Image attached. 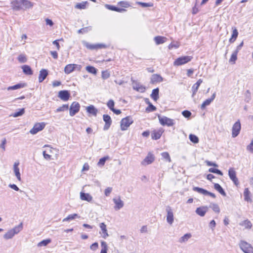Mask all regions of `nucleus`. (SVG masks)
Segmentation results:
<instances>
[{
	"instance_id": "nucleus-64",
	"label": "nucleus",
	"mask_w": 253,
	"mask_h": 253,
	"mask_svg": "<svg viewBox=\"0 0 253 253\" xmlns=\"http://www.w3.org/2000/svg\"><path fill=\"white\" fill-rule=\"evenodd\" d=\"M8 186L16 191H20V192H22V191L19 189L17 186L14 184H9Z\"/></svg>"
},
{
	"instance_id": "nucleus-32",
	"label": "nucleus",
	"mask_w": 253,
	"mask_h": 253,
	"mask_svg": "<svg viewBox=\"0 0 253 253\" xmlns=\"http://www.w3.org/2000/svg\"><path fill=\"white\" fill-rule=\"evenodd\" d=\"M214 188L216 190H217L222 196H226V194L225 192L224 191V189L218 183H215L214 184Z\"/></svg>"
},
{
	"instance_id": "nucleus-3",
	"label": "nucleus",
	"mask_w": 253,
	"mask_h": 253,
	"mask_svg": "<svg viewBox=\"0 0 253 253\" xmlns=\"http://www.w3.org/2000/svg\"><path fill=\"white\" fill-rule=\"evenodd\" d=\"M192 57L190 56H184L177 58L173 62L174 66H180L190 62Z\"/></svg>"
},
{
	"instance_id": "nucleus-24",
	"label": "nucleus",
	"mask_w": 253,
	"mask_h": 253,
	"mask_svg": "<svg viewBox=\"0 0 253 253\" xmlns=\"http://www.w3.org/2000/svg\"><path fill=\"white\" fill-rule=\"evenodd\" d=\"M105 6L108 9H109L112 11L119 12H124V11H126V10L124 8H119L117 6L107 4H105Z\"/></svg>"
},
{
	"instance_id": "nucleus-11",
	"label": "nucleus",
	"mask_w": 253,
	"mask_h": 253,
	"mask_svg": "<svg viewBox=\"0 0 253 253\" xmlns=\"http://www.w3.org/2000/svg\"><path fill=\"white\" fill-rule=\"evenodd\" d=\"M83 44L87 48L91 50L104 48L105 45L103 44H90L85 41H83Z\"/></svg>"
},
{
	"instance_id": "nucleus-14",
	"label": "nucleus",
	"mask_w": 253,
	"mask_h": 253,
	"mask_svg": "<svg viewBox=\"0 0 253 253\" xmlns=\"http://www.w3.org/2000/svg\"><path fill=\"white\" fill-rule=\"evenodd\" d=\"M113 201L115 204V206H114V209L116 211L120 210L124 206V202L121 199L120 197L113 198Z\"/></svg>"
},
{
	"instance_id": "nucleus-27",
	"label": "nucleus",
	"mask_w": 253,
	"mask_h": 253,
	"mask_svg": "<svg viewBox=\"0 0 253 253\" xmlns=\"http://www.w3.org/2000/svg\"><path fill=\"white\" fill-rule=\"evenodd\" d=\"M26 86L25 83H19L12 86H10L7 88V90H16Z\"/></svg>"
},
{
	"instance_id": "nucleus-44",
	"label": "nucleus",
	"mask_w": 253,
	"mask_h": 253,
	"mask_svg": "<svg viewBox=\"0 0 253 253\" xmlns=\"http://www.w3.org/2000/svg\"><path fill=\"white\" fill-rule=\"evenodd\" d=\"M69 106L68 104H63L62 106H60L56 109L55 111V112L58 113L60 112H63L68 110Z\"/></svg>"
},
{
	"instance_id": "nucleus-61",
	"label": "nucleus",
	"mask_w": 253,
	"mask_h": 253,
	"mask_svg": "<svg viewBox=\"0 0 253 253\" xmlns=\"http://www.w3.org/2000/svg\"><path fill=\"white\" fill-rule=\"evenodd\" d=\"M60 41H63V39L61 38L59 40H56L52 42V43L56 46L57 49L58 50H59V49H60V45L59 44L58 42Z\"/></svg>"
},
{
	"instance_id": "nucleus-62",
	"label": "nucleus",
	"mask_w": 253,
	"mask_h": 253,
	"mask_svg": "<svg viewBox=\"0 0 253 253\" xmlns=\"http://www.w3.org/2000/svg\"><path fill=\"white\" fill-rule=\"evenodd\" d=\"M247 149L251 153H253V140H252L251 143L247 146Z\"/></svg>"
},
{
	"instance_id": "nucleus-56",
	"label": "nucleus",
	"mask_w": 253,
	"mask_h": 253,
	"mask_svg": "<svg viewBox=\"0 0 253 253\" xmlns=\"http://www.w3.org/2000/svg\"><path fill=\"white\" fill-rule=\"evenodd\" d=\"M182 114L184 117L188 118L191 116L192 113L188 110H184L182 111Z\"/></svg>"
},
{
	"instance_id": "nucleus-47",
	"label": "nucleus",
	"mask_w": 253,
	"mask_h": 253,
	"mask_svg": "<svg viewBox=\"0 0 253 253\" xmlns=\"http://www.w3.org/2000/svg\"><path fill=\"white\" fill-rule=\"evenodd\" d=\"M210 207L212 209V210L215 212L219 213L220 212L219 207L216 204H211L210 205Z\"/></svg>"
},
{
	"instance_id": "nucleus-16",
	"label": "nucleus",
	"mask_w": 253,
	"mask_h": 253,
	"mask_svg": "<svg viewBox=\"0 0 253 253\" xmlns=\"http://www.w3.org/2000/svg\"><path fill=\"white\" fill-rule=\"evenodd\" d=\"M155 160V157L153 154L149 153L146 158L142 161L141 165H148L152 163Z\"/></svg>"
},
{
	"instance_id": "nucleus-55",
	"label": "nucleus",
	"mask_w": 253,
	"mask_h": 253,
	"mask_svg": "<svg viewBox=\"0 0 253 253\" xmlns=\"http://www.w3.org/2000/svg\"><path fill=\"white\" fill-rule=\"evenodd\" d=\"M137 3L143 7H151L153 6V4L151 3H146L143 2H137Z\"/></svg>"
},
{
	"instance_id": "nucleus-17",
	"label": "nucleus",
	"mask_w": 253,
	"mask_h": 253,
	"mask_svg": "<svg viewBox=\"0 0 253 253\" xmlns=\"http://www.w3.org/2000/svg\"><path fill=\"white\" fill-rule=\"evenodd\" d=\"M208 208L207 206H202L197 208L195 212L198 215L203 217L205 216L206 213L208 211Z\"/></svg>"
},
{
	"instance_id": "nucleus-57",
	"label": "nucleus",
	"mask_w": 253,
	"mask_h": 253,
	"mask_svg": "<svg viewBox=\"0 0 253 253\" xmlns=\"http://www.w3.org/2000/svg\"><path fill=\"white\" fill-rule=\"evenodd\" d=\"M118 4L122 7H128L129 6V4L128 2L125 1H121L118 3Z\"/></svg>"
},
{
	"instance_id": "nucleus-54",
	"label": "nucleus",
	"mask_w": 253,
	"mask_h": 253,
	"mask_svg": "<svg viewBox=\"0 0 253 253\" xmlns=\"http://www.w3.org/2000/svg\"><path fill=\"white\" fill-rule=\"evenodd\" d=\"M107 106L112 111L113 109H114V105H115V103H114V101L112 100V99H110L108 101V102H107Z\"/></svg>"
},
{
	"instance_id": "nucleus-7",
	"label": "nucleus",
	"mask_w": 253,
	"mask_h": 253,
	"mask_svg": "<svg viewBox=\"0 0 253 253\" xmlns=\"http://www.w3.org/2000/svg\"><path fill=\"white\" fill-rule=\"evenodd\" d=\"M45 126V124L43 122L36 123L30 130V133L32 134H35L39 131L42 130L44 128Z\"/></svg>"
},
{
	"instance_id": "nucleus-30",
	"label": "nucleus",
	"mask_w": 253,
	"mask_h": 253,
	"mask_svg": "<svg viewBox=\"0 0 253 253\" xmlns=\"http://www.w3.org/2000/svg\"><path fill=\"white\" fill-rule=\"evenodd\" d=\"M86 111L92 115L96 116L97 115V109L92 105L86 107Z\"/></svg>"
},
{
	"instance_id": "nucleus-2",
	"label": "nucleus",
	"mask_w": 253,
	"mask_h": 253,
	"mask_svg": "<svg viewBox=\"0 0 253 253\" xmlns=\"http://www.w3.org/2000/svg\"><path fill=\"white\" fill-rule=\"evenodd\" d=\"M133 122L130 116H127L122 119L121 121V128L122 130H126Z\"/></svg>"
},
{
	"instance_id": "nucleus-45",
	"label": "nucleus",
	"mask_w": 253,
	"mask_h": 253,
	"mask_svg": "<svg viewBox=\"0 0 253 253\" xmlns=\"http://www.w3.org/2000/svg\"><path fill=\"white\" fill-rule=\"evenodd\" d=\"M76 217H79V216L76 213H74L69 215L67 217L65 218L63 221H69L75 219Z\"/></svg>"
},
{
	"instance_id": "nucleus-10",
	"label": "nucleus",
	"mask_w": 253,
	"mask_h": 253,
	"mask_svg": "<svg viewBox=\"0 0 253 253\" xmlns=\"http://www.w3.org/2000/svg\"><path fill=\"white\" fill-rule=\"evenodd\" d=\"M58 97L64 101H68L71 95L69 91L67 90H60L58 92Z\"/></svg>"
},
{
	"instance_id": "nucleus-53",
	"label": "nucleus",
	"mask_w": 253,
	"mask_h": 253,
	"mask_svg": "<svg viewBox=\"0 0 253 253\" xmlns=\"http://www.w3.org/2000/svg\"><path fill=\"white\" fill-rule=\"evenodd\" d=\"M151 136L153 139L157 140L161 137V134L159 132L155 131L152 133Z\"/></svg>"
},
{
	"instance_id": "nucleus-31",
	"label": "nucleus",
	"mask_w": 253,
	"mask_h": 253,
	"mask_svg": "<svg viewBox=\"0 0 253 253\" xmlns=\"http://www.w3.org/2000/svg\"><path fill=\"white\" fill-rule=\"evenodd\" d=\"M159 88H156L153 89L152 93L151 94V97L155 101H157L159 98Z\"/></svg>"
},
{
	"instance_id": "nucleus-25",
	"label": "nucleus",
	"mask_w": 253,
	"mask_h": 253,
	"mask_svg": "<svg viewBox=\"0 0 253 253\" xmlns=\"http://www.w3.org/2000/svg\"><path fill=\"white\" fill-rule=\"evenodd\" d=\"M22 0V7L24 10L29 9L34 6V3L28 0Z\"/></svg>"
},
{
	"instance_id": "nucleus-38",
	"label": "nucleus",
	"mask_w": 253,
	"mask_h": 253,
	"mask_svg": "<svg viewBox=\"0 0 253 253\" xmlns=\"http://www.w3.org/2000/svg\"><path fill=\"white\" fill-rule=\"evenodd\" d=\"M24 113H25V109L22 108V109H19L18 111H17V112H15L14 113L11 114L10 115V116H12L14 118H16V117L22 116L24 114Z\"/></svg>"
},
{
	"instance_id": "nucleus-21",
	"label": "nucleus",
	"mask_w": 253,
	"mask_h": 253,
	"mask_svg": "<svg viewBox=\"0 0 253 253\" xmlns=\"http://www.w3.org/2000/svg\"><path fill=\"white\" fill-rule=\"evenodd\" d=\"M80 198L82 200L86 201L88 202H91L92 197L89 194L83 192L80 193Z\"/></svg>"
},
{
	"instance_id": "nucleus-41",
	"label": "nucleus",
	"mask_w": 253,
	"mask_h": 253,
	"mask_svg": "<svg viewBox=\"0 0 253 253\" xmlns=\"http://www.w3.org/2000/svg\"><path fill=\"white\" fill-rule=\"evenodd\" d=\"M15 235L12 231V230L10 229L8 230L4 235L3 238L5 239L8 240L11 239Z\"/></svg>"
},
{
	"instance_id": "nucleus-60",
	"label": "nucleus",
	"mask_w": 253,
	"mask_h": 253,
	"mask_svg": "<svg viewBox=\"0 0 253 253\" xmlns=\"http://www.w3.org/2000/svg\"><path fill=\"white\" fill-rule=\"evenodd\" d=\"M199 86H197V85L194 84L192 87V97H193L196 94V92L199 88Z\"/></svg>"
},
{
	"instance_id": "nucleus-19",
	"label": "nucleus",
	"mask_w": 253,
	"mask_h": 253,
	"mask_svg": "<svg viewBox=\"0 0 253 253\" xmlns=\"http://www.w3.org/2000/svg\"><path fill=\"white\" fill-rule=\"evenodd\" d=\"M19 165V163L18 162H15L13 165V170L16 178L19 181H20L21 180V178L19 169L18 168Z\"/></svg>"
},
{
	"instance_id": "nucleus-46",
	"label": "nucleus",
	"mask_w": 253,
	"mask_h": 253,
	"mask_svg": "<svg viewBox=\"0 0 253 253\" xmlns=\"http://www.w3.org/2000/svg\"><path fill=\"white\" fill-rule=\"evenodd\" d=\"M209 171L211 173L217 174L219 175H223L222 172L220 170L215 168H210L209 169Z\"/></svg>"
},
{
	"instance_id": "nucleus-63",
	"label": "nucleus",
	"mask_w": 253,
	"mask_h": 253,
	"mask_svg": "<svg viewBox=\"0 0 253 253\" xmlns=\"http://www.w3.org/2000/svg\"><path fill=\"white\" fill-rule=\"evenodd\" d=\"M238 30L236 28H235L233 30V33H232L231 37L234 38V40H236L237 38L238 37Z\"/></svg>"
},
{
	"instance_id": "nucleus-22",
	"label": "nucleus",
	"mask_w": 253,
	"mask_h": 253,
	"mask_svg": "<svg viewBox=\"0 0 253 253\" xmlns=\"http://www.w3.org/2000/svg\"><path fill=\"white\" fill-rule=\"evenodd\" d=\"M163 81V78L158 74H153L151 78V83L154 84L156 83H160Z\"/></svg>"
},
{
	"instance_id": "nucleus-18",
	"label": "nucleus",
	"mask_w": 253,
	"mask_h": 253,
	"mask_svg": "<svg viewBox=\"0 0 253 253\" xmlns=\"http://www.w3.org/2000/svg\"><path fill=\"white\" fill-rule=\"evenodd\" d=\"M48 74V71L46 69H42L40 71L39 76V83L42 82L47 77Z\"/></svg>"
},
{
	"instance_id": "nucleus-43",
	"label": "nucleus",
	"mask_w": 253,
	"mask_h": 253,
	"mask_svg": "<svg viewBox=\"0 0 253 253\" xmlns=\"http://www.w3.org/2000/svg\"><path fill=\"white\" fill-rule=\"evenodd\" d=\"M17 59L20 63H25L27 61V57H26V55L24 54H20L18 56Z\"/></svg>"
},
{
	"instance_id": "nucleus-49",
	"label": "nucleus",
	"mask_w": 253,
	"mask_h": 253,
	"mask_svg": "<svg viewBox=\"0 0 253 253\" xmlns=\"http://www.w3.org/2000/svg\"><path fill=\"white\" fill-rule=\"evenodd\" d=\"M162 158L165 159L166 161L170 162L171 159L169 154L168 152H163L161 153Z\"/></svg>"
},
{
	"instance_id": "nucleus-48",
	"label": "nucleus",
	"mask_w": 253,
	"mask_h": 253,
	"mask_svg": "<svg viewBox=\"0 0 253 253\" xmlns=\"http://www.w3.org/2000/svg\"><path fill=\"white\" fill-rule=\"evenodd\" d=\"M86 1L83 2L82 3H78L75 6V7L77 9H84L86 7Z\"/></svg>"
},
{
	"instance_id": "nucleus-51",
	"label": "nucleus",
	"mask_w": 253,
	"mask_h": 253,
	"mask_svg": "<svg viewBox=\"0 0 253 253\" xmlns=\"http://www.w3.org/2000/svg\"><path fill=\"white\" fill-rule=\"evenodd\" d=\"M156 107L154 106L152 103H150L149 105L146 108V112H151L156 111Z\"/></svg>"
},
{
	"instance_id": "nucleus-8",
	"label": "nucleus",
	"mask_w": 253,
	"mask_h": 253,
	"mask_svg": "<svg viewBox=\"0 0 253 253\" xmlns=\"http://www.w3.org/2000/svg\"><path fill=\"white\" fill-rule=\"evenodd\" d=\"M166 211L167 213V221L168 222V223L171 225L172 224L174 220L173 213L172 210L170 206H168L166 207Z\"/></svg>"
},
{
	"instance_id": "nucleus-33",
	"label": "nucleus",
	"mask_w": 253,
	"mask_h": 253,
	"mask_svg": "<svg viewBox=\"0 0 253 253\" xmlns=\"http://www.w3.org/2000/svg\"><path fill=\"white\" fill-rule=\"evenodd\" d=\"M74 71V64H68L64 68V72L66 74H69Z\"/></svg>"
},
{
	"instance_id": "nucleus-40",
	"label": "nucleus",
	"mask_w": 253,
	"mask_h": 253,
	"mask_svg": "<svg viewBox=\"0 0 253 253\" xmlns=\"http://www.w3.org/2000/svg\"><path fill=\"white\" fill-rule=\"evenodd\" d=\"M51 242V240L50 239H47L45 240H43L38 243V246L39 247L46 246L49 243H50Z\"/></svg>"
},
{
	"instance_id": "nucleus-37",
	"label": "nucleus",
	"mask_w": 253,
	"mask_h": 253,
	"mask_svg": "<svg viewBox=\"0 0 253 253\" xmlns=\"http://www.w3.org/2000/svg\"><path fill=\"white\" fill-rule=\"evenodd\" d=\"M85 69L88 73L92 74L94 75H96L97 74V70L93 66H87L85 67Z\"/></svg>"
},
{
	"instance_id": "nucleus-5",
	"label": "nucleus",
	"mask_w": 253,
	"mask_h": 253,
	"mask_svg": "<svg viewBox=\"0 0 253 253\" xmlns=\"http://www.w3.org/2000/svg\"><path fill=\"white\" fill-rule=\"evenodd\" d=\"M80 109V105L78 102H73L69 108V114L71 117L75 115L77 113L79 112Z\"/></svg>"
},
{
	"instance_id": "nucleus-34",
	"label": "nucleus",
	"mask_w": 253,
	"mask_h": 253,
	"mask_svg": "<svg viewBox=\"0 0 253 253\" xmlns=\"http://www.w3.org/2000/svg\"><path fill=\"white\" fill-rule=\"evenodd\" d=\"M191 236L192 235L190 233H186L179 239L178 242L180 243H185L187 242Z\"/></svg>"
},
{
	"instance_id": "nucleus-28",
	"label": "nucleus",
	"mask_w": 253,
	"mask_h": 253,
	"mask_svg": "<svg viewBox=\"0 0 253 253\" xmlns=\"http://www.w3.org/2000/svg\"><path fill=\"white\" fill-rule=\"evenodd\" d=\"M99 226L103 233L102 237L103 238L105 239L107 237L109 236L107 232L106 225L104 222H102L100 224Z\"/></svg>"
},
{
	"instance_id": "nucleus-4",
	"label": "nucleus",
	"mask_w": 253,
	"mask_h": 253,
	"mask_svg": "<svg viewBox=\"0 0 253 253\" xmlns=\"http://www.w3.org/2000/svg\"><path fill=\"white\" fill-rule=\"evenodd\" d=\"M239 246L245 253H253V247L247 242L241 241L239 243Z\"/></svg>"
},
{
	"instance_id": "nucleus-35",
	"label": "nucleus",
	"mask_w": 253,
	"mask_h": 253,
	"mask_svg": "<svg viewBox=\"0 0 253 253\" xmlns=\"http://www.w3.org/2000/svg\"><path fill=\"white\" fill-rule=\"evenodd\" d=\"M166 38L162 36H157L154 38V41L157 44H160L166 42Z\"/></svg>"
},
{
	"instance_id": "nucleus-20",
	"label": "nucleus",
	"mask_w": 253,
	"mask_h": 253,
	"mask_svg": "<svg viewBox=\"0 0 253 253\" xmlns=\"http://www.w3.org/2000/svg\"><path fill=\"white\" fill-rule=\"evenodd\" d=\"M216 93H213L210 98L206 99L201 105V108L203 110L207 106L209 105L211 103L214 99Z\"/></svg>"
},
{
	"instance_id": "nucleus-36",
	"label": "nucleus",
	"mask_w": 253,
	"mask_h": 253,
	"mask_svg": "<svg viewBox=\"0 0 253 253\" xmlns=\"http://www.w3.org/2000/svg\"><path fill=\"white\" fill-rule=\"evenodd\" d=\"M23 228V224L20 223L18 225L15 226L11 230L13 232L14 235L18 234Z\"/></svg>"
},
{
	"instance_id": "nucleus-6",
	"label": "nucleus",
	"mask_w": 253,
	"mask_h": 253,
	"mask_svg": "<svg viewBox=\"0 0 253 253\" xmlns=\"http://www.w3.org/2000/svg\"><path fill=\"white\" fill-rule=\"evenodd\" d=\"M241 129V125L239 120L236 122L232 128V137L235 138L240 133Z\"/></svg>"
},
{
	"instance_id": "nucleus-59",
	"label": "nucleus",
	"mask_w": 253,
	"mask_h": 253,
	"mask_svg": "<svg viewBox=\"0 0 253 253\" xmlns=\"http://www.w3.org/2000/svg\"><path fill=\"white\" fill-rule=\"evenodd\" d=\"M244 225L245 226H246V227L247 228H251L252 227V224L251 223V222L247 219V220H245L244 221Z\"/></svg>"
},
{
	"instance_id": "nucleus-52",
	"label": "nucleus",
	"mask_w": 253,
	"mask_h": 253,
	"mask_svg": "<svg viewBox=\"0 0 253 253\" xmlns=\"http://www.w3.org/2000/svg\"><path fill=\"white\" fill-rule=\"evenodd\" d=\"M109 158V157L108 156H106V157H104L103 158H101L99 162H98L97 163V165L98 166H104L105 163V162L106 161V160L107 159H108Z\"/></svg>"
},
{
	"instance_id": "nucleus-9",
	"label": "nucleus",
	"mask_w": 253,
	"mask_h": 253,
	"mask_svg": "<svg viewBox=\"0 0 253 253\" xmlns=\"http://www.w3.org/2000/svg\"><path fill=\"white\" fill-rule=\"evenodd\" d=\"M193 190L194 191L197 192L198 193L203 194L204 195H209L211 197L215 198L216 197L214 193L210 192L206 189L199 187H194Z\"/></svg>"
},
{
	"instance_id": "nucleus-23",
	"label": "nucleus",
	"mask_w": 253,
	"mask_h": 253,
	"mask_svg": "<svg viewBox=\"0 0 253 253\" xmlns=\"http://www.w3.org/2000/svg\"><path fill=\"white\" fill-rule=\"evenodd\" d=\"M133 88L138 91L143 92L145 91V87L139 83L133 81Z\"/></svg>"
},
{
	"instance_id": "nucleus-1",
	"label": "nucleus",
	"mask_w": 253,
	"mask_h": 253,
	"mask_svg": "<svg viewBox=\"0 0 253 253\" xmlns=\"http://www.w3.org/2000/svg\"><path fill=\"white\" fill-rule=\"evenodd\" d=\"M158 118L160 123L163 126H171L174 124V121L173 119L169 118L166 116H161L158 115Z\"/></svg>"
},
{
	"instance_id": "nucleus-50",
	"label": "nucleus",
	"mask_w": 253,
	"mask_h": 253,
	"mask_svg": "<svg viewBox=\"0 0 253 253\" xmlns=\"http://www.w3.org/2000/svg\"><path fill=\"white\" fill-rule=\"evenodd\" d=\"M91 28L90 27H86L83 28H81V29L78 31V34H84L87 33L89 31L91 30Z\"/></svg>"
},
{
	"instance_id": "nucleus-42",
	"label": "nucleus",
	"mask_w": 253,
	"mask_h": 253,
	"mask_svg": "<svg viewBox=\"0 0 253 253\" xmlns=\"http://www.w3.org/2000/svg\"><path fill=\"white\" fill-rule=\"evenodd\" d=\"M189 138L190 140L192 142H193L195 144L198 143L199 142V138L195 134H190L189 136Z\"/></svg>"
},
{
	"instance_id": "nucleus-15",
	"label": "nucleus",
	"mask_w": 253,
	"mask_h": 253,
	"mask_svg": "<svg viewBox=\"0 0 253 253\" xmlns=\"http://www.w3.org/2000/svg\"><path fill=\"white\" fill-rule=\"evenodd\" d=\"M103 119L105 123L103 127V130H107L110 128L112 124L111 118L109 115L104 114L103 115Z\"/></svg>"
},
{
	"instance_id": "nucleus-13",
	"label": "nucleus",
	"mask_w": 253,
	"mask_h": 253,
	"mask_svg": "<svg viewBox=\"0 0 253 253\" xmlns=\"http://www.w3.org/2000/svg\"><path fill=\"white\" fill-rule=\"evenodd\" d=\"M22 0H14L11 2V6L15 11H19L23 9Z\"/></svg>"
},
{
	"instance_id": "nucleus-26",
	"label": "nucleus",
	"mask_w": 253,
	"mask_h": 253,
	"mask_svg": "<svg viewBox=\"0 0 253 253\" xmlns=\"http://www.w3.org/2000/svg\"><path fill=\"white\" fill-rule=\"evenodd\" d=\"M23 73L27 75H32L33 74V72L30 66L27 65H24L22 66Z\"/></svg>"
},
{
	"instance_id": "nucleus-29",
	"label": "nucleus",
	"mask_w": 253,
	"mask_h": 253,
	"mask_svg": "<svg viewBox=\"0 0 253 253\" xmlns=\"http://www.w3.org/2000/svg\"><path fill=\"white\" fill-rule=\"evenodd\" d=\"M250 191L248 188L245 189L244 191V200L250 203L252 202V200L250 198Z\"/></svg>"
},
{
	"instance_id": "nucleus-58",
	"label": "nucleus",
	"mask_w": 253,
	"mask_h": 253,
	"mask_svg": "<svg viewBox=\"0 0 253 253\" xmlns=\"http://www.w3.org/2000/svg\"><path fill=\"white\" fill-rule=\"evenodd\" d=\"M110 77V74L107 71H104L102 72V78L103 79H107Z\"/></svg>"
},
{
	"instance_id": "nucleus-39",
	"label": "nucleus",
	"mask_w": 253,
	"mask_h": 253,
	"mask_svg": "<svg viewBox=\"0 0 253 253\" xmlns=\"http://www.w3.org/2000/svg\"><path fill=\"white\" fill-rule=\"evenodd\" d=\"M237 54H238V52H237V51H235L232 53V54L231 56V57L229 60V62L230 63H231L232 64L235 63V62L237 59Z\"/></svg>"
},
{
	"instance_id": "nucleus-12",
	"label": "nucleus",
	"mask_w": 253,
	"mask_h": 253,
	"mask_svg": "<svg viewBox=\"0 0 253 253\" xmlns=\"http://www.w3.org/2000/svg\"><path fill=\"white\" fill-rule=\"evenodd\" d=\"M228 175L232 181L234 182V184L238 186L239 184L238 179L236 176V171L234 170L233 168L229 169L228 170Z\"/></svg>"
}]
</instances>
